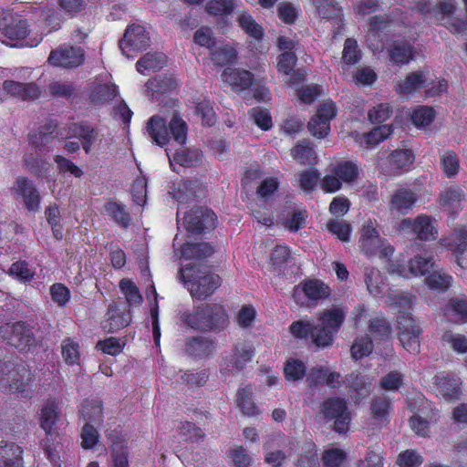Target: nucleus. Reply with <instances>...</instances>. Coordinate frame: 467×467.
<instances>
[{
	"instance_id": "nucleus-37",
	"label": "nucleus",
	"mask_w": 467,
	"mask_h": 467,
	"mask_svg": "<svg viewBox=\"0 0 467 467\" xmlns=\"http://www.w3.org/2000/svg\"><path fill=\"white\" fill-rule=\"evenodd\" d=\"M452 277L442 269H433L425 278L426 285L432 290H447L451 285Z\"/></svg>"
},
{
	"instance_id": "nucleus-46",
	"label": "nucleus",
	"mask_w": 467,
	"mask_h": 467,
	"mask_svg": "<svg viewBox=\"0 0 467 467\" xmlns=\"http://www.w3.org/2000/svg\"><path fill=\"white\" fill-rule=\"evenodd\" d=\"M306 366L303 361L290 358L284 367L285 378L288 381H298L306 376Z\"/></svg>"
},
{
	"instance_id": "nucleus-51",
	"label": "nucleus",
	"mask_w": 467,
	"mask_h": 467,
	"mask_svg": "<svg viewBox=\"0 0 467 467\" xmlns=\"http://www.w3.org/2000/svg\"><path fill=\"white\" fill-rule=\"evenodd\" d=\"M119 288L129 305H139L142 301V296L136 285L128 279H122L119 282Z\"/></svg>"
},
{
	"instance_id": "nucleus-20",
	"label": "nucleus",
	"mask_w": 467,
	"mask_h": 467,
	"mask_svg": "<svg viewBox=\"0 0 467 467\" xmlns=\"http://www.w3.org/2000/svg\"><path fill=\"white\" fill-rule=\"evenodd\" d=\"M111 441V456L114 467H129L128 450L125 441L119 437L116 431L107 432Z\"/></svg>"
},
{
	"instance_id": "nucleus-40",
	"label": "nucleus",
	"mask_w": 467,
	"mask_h": 467,
	"mask_svg": "<svg viewBox=\"0 0 467 467\" xmlns=\"http://www.w3.org/2000/svg\"><path fill=\"white\" fill-rule=\"evenodd\" d=\"M118 93V87L114 84L98 85L93 88L90 99L96 104H105L113 99Z\"/></svg>"
},
{
	"instance_id": "nucleus-18",
	"label": "nucleus",
	"mask_w": 467,
	"mask_h": 467,
	"mask_svg": "<svg viewBox=\"0 0 467 467\" xmlns=\"http://www.w3.org/2000/svg\"><path fill=\"white\" fill-rule=\"evenodd\" d=\"M417 194L411 190L399 189L391 196L389 209L400 214L407 213L416 203Z\"/></svg>"
},
{
	"instance_id": "nucleus-47",
	"label": "nucleus",
	"mask_w": 467,
	"mask_h": 467,
	"mask_svg": "<svg viewBox=\"0 0 467 467\" xmlns=\"http://www.w3.org/2000/svg\"><path fill=\"white\" fill-rule=\"evenodd\" d=\"M391 134V128L389 125H380L374 128L371 131L364 134L361 143L368 148H371L379 144L381 140L387 139Z\"/></svg>"
},
{
	"instance_id": "nucleus-16",
	"label": "nucleus",
	"mask_w": 467,
	"mask_h": 467,
	"mask_svg": "<svg viewBox=\"0 0 467 467\" xmlns=\"http://www.w3.org/2000/svg\"><path fill=\"white\" fill-rule=\"evenodd\" d=\"M130 321L131 317L129 307L125 306L123 309H120L118 305L110 304L106 314L103 327L108 332L114 333L129 326Z\"/></svg>"
},
{
	"instance_id": "nucleus-57",
	"label": "nucleus",
	"mask_w": 467,
	"mask_h": 467,
	"mask_svg": "<svg viewBox=\"0 0 467 467\" xmlns=\"http://www.w3.org/2000/svg\"><path fill=\"white\" fill-rule=\"evenodd\" d=\"M180 320L188 327L203 331L202 306L197 307L194 312H182Z\"/></svg>"
},
{
	"instance_id": "nucleus-4",
	"label": "nucleus",
	"mask_w": 467,
	"mask_h": 467,
	"mask_svg": "<svg viewBox=\"0 0 467 467\" xmlns=\"http://www.w3.org/2000/svg\"><path fill=\"white\" fill-rule=\"evenodd\" d=\"M320 415L326 421L334 420V430L338 433L348 431L350 412L345 399L332 397L320 404Z\"/></svg>"
},
{
	"instance_id": "nucleus-43",
	"label": "nucleus",
	"mask_w": 467,
	"mask_h": 467,
	"mask_svg": "<svg viewBox=\"0 0 467 467\" xmlns=\"http://www.w3.org/2000/svg\"><path fill=\"white\" fill-rule=\"evenodd\" d=\"M390 60L397 65H404L413 58L412 47L407 43L394 44L389 50Z\"/></svg>"
},
{
	"instance_id": "nucleus-29",
	"label": "nucleus",
	"mask_w": 467,
	"mask_h": 467,
	"mask_svg": "<svg viewBox=\"0 0 467 467\" xmlns=\"http://www.w3.org/2000/svg\"><path fill=\"white\" fill-rule=\"evenodd\" d=\"M236 404L245 416L254 417L259 414V410L253 401V389L251 386H245L237 390Z\"/></svg>"
},
{
	"instance_id": "nucleus-24",
	"label": "nucleus",
	"mask_w": 467,
	"mask_h": 467,
	"mask_svg": "<svg viewBox=\"0 0 467 467\" xmlns=\"http://www.w3.org/2000/svg\"><path fill=\"white\" fill-rule=\"evenodd\" d=\"M285 439L283 436L278 435L269 441H267L264 445V450L265 451V461L266 463L274 466L279 467L282 465L284 461L285 460V454L279 449L282 443H284Z\"/></svg>"
},
{
	"instance_id": "nucleus-13",
	"label": "nucleus",
	"mask_w": 467,
	"mask_h": 467,
	"mask_svg": "<svg viewBox=\"0 0 467 467\" xmlns=\"http://www.w3.org/2000/svg\"><path fill=\"white\" fill-rule=\"evenodd\" d=\"M203 331H220L229 323L224 307L220 304H206L202 306Z\"/></svg>"
},
{
	"instance_id": "nucleus-25",
	"label": "nucleus",
	"mask_w": 467,
	"mask_h": 467,
	"mask_svg": "<svg viewBox=\"0 0 467 467\" xmlns=\"http://www.w3.org/2000/svg\"><path fill=\"white\" fill-rule=\"evenodd\" d=\"M214 342L204 337H194L186 342V352L193 358H205L213 353Z\"/></svg>"
},
{
	"instance_id": "nucleus-17",
	"label": "nucleus",
	"mask_w": 467,
	"mask_h": 467,
	"mask_svg": "<svg viewBox=\"0 0 467 467\" xmlns=\"http://www.w3.org/2000/svg\"><path fill=\"white\" fill-rule=\"evenodd\" d=\"M0 31L11 40H20L27 36L28 25L26 20L8 16L0 22Z\"/></svg>"
},
{
	"instance_id": "nucleus-39",
	"label": "nucleus",
	"mask_w": 467,
	"mask_h": 467,
	"mask_svg": "<svg viewBox=\"0 0 467 467\" xmlns=\"http://www.w3.org/2000/svg\"><path fill=\"white\" fill-rule=\"evenodd\" d=\"M202 154L196 149H181L177 150L173 159H170L171 165H172V161H175L181 166L184 167H192L195 166L201 162Z\"/></svg>"
},
{
	"instance_id": "nucleus-61",
	"label": "nucleus",
	"mask_w": 467,
	"mask_h": 467,
	"mask_svg": "<svg viewBox=\"0 0 467 467\" xmlns=\"http://www.w3.org/2000/svg\"><path fill=\"white\" fill-rule=\"evenodd\" d=\"M316 7L322 18L334 19L341 16V9L334 0L324 1Z\"/></svg>"
},
{
	"instance_id": "nucleus-50",
	"label": "nucleus",
	"mask_w": 467,
	"mask_h": 467,
	"mask_svg": "<svg viewBox=\"0 0 467 467\" xmlns=\"http://www.w3.org/2000/svg\"><path fill=\"white\" fill-rule=\"evenodd\" d=\"M316 328V324L308 320H296L290 325L291 334L300 339H312L313 331Z\"/></svg>"
},
{
	"instance_id": "nucleus-48",
	"label": "nucleus",
	"mask_w": 467,
	"mask_h": 467,
	"mask_svg": "<svg viewBox=\"0 0 467 467\" xmlns=\"http://www.w3.org/2000/svg\"><path fill=\"white\" fill-rule=\"evenodd\" d=\"M369 332L375 339L383 340L389 338L391 335V327L389 323L382 317H375L370 320Z\"/></svg>"
},
{
	"instance_id": "nucleus-15",
	"label": "nucleus",
	"mask_w": 467,
	"mask_h": 467,
	"mask_svg": "<svg viewBox=\"0 0 467 467\" xmlns=\"http://www.w3.org/2000/svg\"><path fill=\"white\" fill-rule=\"evenodd\" d=\"M436 391L447 401H455L460 399V379L453 374L439 373L434 378Z\"/></svg>"
},
{
	"instance_id": "nucleus-44",
	"label": "nucleus",
	"mask_w": 467,
	"mask_h": 467,
	"mask_svg": "<svg viewBox=\"0 0 467 467\" xmlns=\"http://www.w3.org/2000/svg\"><path fill=\"white\" fill-rule=\"evenodd\" d=\"M364 277L367 289L371 295L378 296L382 292L383 277L378 269L365 267Z\"/></svg>"
},
{
	"instance_id": "nucleus-21",
	"label": "nucleus",
	"mask_w": 467,
	"mask_h": 467,
	"mask_svg": "<svg viewBox=\"0 0 467 467\" xmlns=\"http://www.w3.org/2000/svg\"><path fill=\"white\" fill-rule=\"evenodd\" d=\"M23 450L14 442L0 445V467H23Z\"/></svg>"
},
{
	"instance_id": "nucleus-64",
	"label": "nucleus",
	"mask_w": 467,
	"mask_h": 467,
	"mask_svg": "<svg viewBox=\"0 0 467 467\" xmlns=\"http://www.w3.org/2000/svg\"><path fill=\"white\" fill-rule=\"evenodd\" d=\"M443 340L448 342L451 347L459 353L467 352V337L462 334H454L451 331L444 333Z\"/></svg>"
},
{
	"instance_id": "nucleus-45",
	"label": "nucleus",
	"mask_w": 467,
	"mask_h": 467,
	"mask_svg": "<svg viewBox=\"0 0 467 467\" xmlns=\"http://www.w3.org/2000/svg\"><path fill=\"white\" fill-rule=\"evenodd\" d=\"M332 172L337 175L340 181L349 183L358 178V166L351 161H342L332 169Z\"/></svg>"
},
{
	"instance_id": "nucleus-27",
	"label": "nucleus",
	"mask_w": 467,
	"mask_h": 467,
	"mask_svg": "<svg viewBox=\"0 0 467 467\" xmlns=\"http://www.w3.org/2000/svg\"><path fill=\"white\" fill-rule=\"evenodd\" d=\"M84 424H92L99 427L103 422L102 403L99 400H86L80 410Z\"/></svg>"
},
{
	"instance_id": "nucleus-49",
	"label": "nucleus",
	"mask_w": 467,
	"mask_h": 467,
	"mask_svg": "<svg viewBox=\"0 0 467 467\" xmlns=\"http://www.w3.org/2000/svg\"><path fill=\"white\" fill-rule=\"evenodd\" d=\"M373 350V343L369 337L364 336L355 339L351 347L352 358L356 360L368 356Z\"/></svg>"
},
{
	"instance_id": "nucleus-41",
	"label": "nucleus",
	"mask_w": 467,
	"mask_h": 467,
	"mask_svg": "<svg viewBox=\"0 0 467 467\" xmlns=\"http://www.w3.org/2000/svg\"><path fill=\"white\" fill-rule=\"evenodd\" d=\"M435 261L432 256L416 255L409 262V269L414 275H425L435 268Z\"/></svg>"
},
{
	"instance_id": "nucleus-55",
	"label": "nucleus",
	"mask_w": 467,
	"mask_h": 467,
	"mask_svg": "<svg viewBox=\"0 0 467 467\" xmlns=\"http://www.w3.org/2000/svg\"><path fill=\"white\" fill-rule=\"evenodd\" d=\"M342 59L347 65L356 64L360 59V51L355 39L348 38L345 41Z\"/></svg>"
},
{
	"instance_id": "nucleus-8",
	"label": "nucleus",
	"mask_w": 467,
	"mask_h": 467,
	"mask_svg": "<svg viewBox=\"0 0 467 467\" xmlns=\"http://www.w3.org/2000/svg\"><path fill=\"white\" fill-rule=\"evenodd\" d=\"M150 43L149 32L140 25L128 26L119 40V48L127 57H131L130 51L140 52L146 49Z\"/></svg>"
},
{
	"instance_id": "nucleus-30",
	"label": "nucleus",
	"mask_w": 467,
	"mask_h": 467,
	"mask_svg": "<svg viewBox=\"0 0 467 467\" xmlns=\"http://www.w3.org/2000/svg\"><path fill=\"white\" fill-rule=\"evenodd\" d=\"M201 190V183L198 181H181L173 190V197L179 202L193 201Z\"/></svg>"
},
{
	"instance_id": "nucleus-28",
	"label": "nucleus",
	"mask_w": 467,
	"mask_h": 467,
	"mask_svg": "<svg viewBox=\"0 0 467 467\" xmlns=\"http://www.w3.org/2000/svg\"><path fill=\"white\" fill-rule=\"evenodd\" d=\"M58 420V407L55 401H47L41 410L40 425L47 436L57 438L53 427Z\"/></svg>"
},
{
	"instance_id": "nucleus-23",
	"label": "nucleus",
	"mask_w": 467,
	"mask_h": 467,
	"mask_svg": "<svg viewBox=\"0 0 467 467\" xmlns=\"http://www.w3.org/2000/svg\"><path fill=\"white\" fill-rule=\"evenodd\" d=\"M414 161V155L410 150H396L389 157L388 171L389 175H397L400 171L408 169Z\"/></svg>"
},
{
	"instance_id": "nucleus-32",
	"label": "nucleus",
	"mask_w": 467,
	"mask_h": 467,
	"mask_svg": "<svg viewBox=\"0 0 467 467\" xmlns=\"http://www.w3.org/2000/svg\"><path fill=\"white\" fill-rule=\"evenodd\" d=\"M426 79V76L423 72H412L397 85L396 89L399 93L403 95L411 94L421 88L424 86Z\"/></svg>"
},
{
	"instance_id": "nucleus-59",
	"label": "nucleus",
	"mask_w": 467,
	"mask_h": 467,
	"mask_svg": "<svg viewBox=\"0 0 467 467\" xmlns=\"http://www.w3.org/2000/svg\"><path fill=\"white\" fill-rule=\"evenodd\" d=\"M234 5V0H210L206 5V10L214 16L228 15L233 11Z\"/></svg>"
},
{
	"instance_id": "nucleus-58",
	"label": "nucleus",
	"mask_w": 467,
	"mask_h": 467,
	"mask_svg": "<svg viewBox=\"0 0 467 467\" xmlns=\"http://www.w3.org/2000/svg\"><path fill=\"white\" fill-rule=\"evenodd\" d=\"M179 434L183 440L191 441H199L204 437L202 429L190 421L182 423L179 428Z\"/></svg>"
},
{
	"instance_id": "nucleus-3",
	"label": "nucleus",
	"mask_w": 467,
	"mask_h": 467,
	"mask_svg": "<svg viewBox=\"0 0 467 467\" xmlns=\"http://www.w3.org/2000/svg\"><path fill=\"white\" fill-rule=\"evenodd\" d=\"M347 311L341 307L326 309L319 314L316 328L312 334V342L318 348L332 345L334 337L342 326Z\"/></svg>"
},
{
	"instance_id": "nucleus-12",
	"label": "nucleus",
	"mask_w": 467,
	"mask_h": 467,
	"mask_svg": "<svg viewBox=\"0 0 467 467\" xmlns=\"http://www.w3.org/2000/svg\"><path fill=\"white\" fill-rule=\"evenodd\" d=\"M441 244L451 250L456 256L458 265L467 267V228L463 225L456 227Z\"/></svg>"
},
{
	"instance_id": "nucleus-19",
	"label": "nucleus",
	"mask_w": 467,
	"mask_h": 467,
	"mask_svg": "<svg viewBox=\"0 0 467 467\" xmlns=\"http://www.w3.org/2000/svg\"><path fill=\"white\" fill-rule=\"evenodd\" d=\"M465 201L464 191L457 185L445 189L440 194L439 203L447 210L455 212L462 209V203Z\"/></svg>"
},
{
	"instance_id": "nucleus-62",
	"label": "nucleus",
	"mask_w": 467,
	"mask_h": 467,
	"mask_svg": "<svg viewBox=\"0 0 467 467\" xmlns=\"http://www.w3.org/2000/svg\"><path fill=\"white\" fill-rule=\"evenodd\" d=\"M441 164L444 173L449 178L454 177L459 171V161L452 151H448L441 157Z\"/></svg>"
},
{
	"instance_id": "nucleus-11",
	"label": "nucleus",
	"mask_w": 467,
	"mask_h": 467,
	"mask_svg": "<svg viewBox=\"0 0 467 467\" xmlns=\"http://www.w3.org/2000/svg\"><path fill=\"white\" fill-rule=\"evenodd\" d=\"M398 230L405 234H414L419 239L425 241L435 239L437 235L431 219L425 214L419 215L415 219H403L400 223Z\"/></svg>"
},
{
	"instance_id": "nucleus-36",
	"label": "nucleus",
	"mask_w": 467,
	"mask_h": 467,
	"mask_svg": "<svg viewBox=\"0 0 467 467\" xmlns=\"http://www.w3.org/2000/svg\"><path fill=\"white\" fill-rule=\"evenodd\" d=\"M105 211L121 227L127 228L130 225L131 218L125 205L116 202H109L105 204Z\"/></svg>"
},
{
	"instance_id": "nucleus-63",
	"label": "nucleus",
	"mask_w": 467,
	"mask_h": 467,
	"mask_svg": "<svg viewBox=\"0 0 467 467\" xmlns=\"http://www.w3.org/2000/svg\"><path fill=\"white\" fill-rule=\"evenodd\" d=\"M400 467H417L423 462V458L413 450H407L401 452L397 461Z\"/></svg>"
},
{
	"instance_id": "nucleus-6",
	"label": "nucleus",
	"mask_w": 467,
	"mask_h": 467,
	"mask_svg": "<svg viewBox=\"0 0 467 467\" xmlns=\"http://www.w3.org/2000/svg\"><path fill=\"white\" fill-rule=\"evenodd\" d=\"M398 337L402 347L411 354L420 352L421 328L407 312H400L397 317Z\"/></svg>"
},
{
	"instance_id": "nucleus-10",
	"label": "nucleus",
	"mask_w": 467,
	"mask_h": 467,
	"mask_svg": "<svg viewBox=\"0 0 467 467\" xmlns=\"http://www.w3.org/2000/svg\"><path fill=\"white\" fill-rule=\"evenodd\" d=\"M216 221L215 213L202 207L192 209L184 215L183 225L192 234H200L204 230L214 228Z\"/></svg>"
},
{
	"instance_id": "nucleus-9",
	"label": "nucleus",
	"mask_w": 467,
	"mask_h": 467,
	"mask_svg": "<svg viewBox=\"0 0 467 467\" xmlns=\"http://www.w3.org/2000/svg\"><path fill=\"white\" fill-rule=\"evenodd\" d=\"M84 58L85 51L82 47L62 45L50 52L47 61L55 67L73 68L82 65Z\"/></svg>"
},
{
	"instance_id": "nucleus-34",
	"label": "nucleus",
	"mask_w": 467,
	"mask_h": 467,
	"mask_svg": "<svg viewBox=\"0 0 467 467\" xmlns=\"http://www.w3.org/2000/svg\"><path fill=\"white\" fill-rule=\"evenodd\" d=\"M213 252L207 243L185 244L182 248V255L186 259L202 260L211 256Z\"/></svg>"
},
{
	"instance_id": "nucleus-54",
	"label": "nucleus",
	"mask_w": 467,
	"mask_h": 467,
	"mask_svg": "<svg viewBox=\"0 0 467 467\" xmlns=\"http://www.w3.org/2000/svg\"><path fill=\"white\" fill-rule=\"evenodd\" d=\"M327 227L333 234L342 242H348L349 240V234L351 232V226L348 223L340 220H329L327 223Z\"/></svg>"
},
{
	"instance_id": "nucleus-38",
	"label": "nucleus",
	"mask_w": 467,
	"mask_h": 467,
	"mask_svg": "<svg viewBox=\"0 0 467 467\" xmlns=\"http://www.w3.org/2000/svg\"><path fill=\"white\" fill-rule=\"evenodd\" d=\"M254 351L252 348L245 343H238L234 350L231 363L233 369L240 371L244 368L247 362L252 359Z\"/></svg>"
},
{
	"instance_id": "nucleus-14",
	"label": "nucleus",
	"mask_w": 467,
	"mask_h": 467,
	"mask_svg": "<svg viewBox=\"0 0 467 467\" xmlns=\"http://www.w3.org/2000/svg\"><path fill=\"white\" fill-rule=\"evenodd\" d=\"M303 296L311 301H317L329 296V288L318 280H309L295 288V301L300 305H306Z\"/></svg>"
},
{
	"instance_id": "nucleus-2",
	"label": "nucleus",
	"mask_w": 467,
	"mask_h": 467,
	"mask_svg": "<svg viewBox=\"0 0 467 467\" xmlns=\"http://www.w3.org/2000/svg\"><path fill=\"white\" fill-rule=\"evenodd\" d=\"M166 122V118L160 115H154L149 119L146 130L151 140L162 147L168 143L170 136H171L176 142L183 145L187 140L188 126L180 113L173 109L168 127Z\"/></svg>"
},
{
	"instance_id": "nucleus-1",
	"label": "nucleus",
	"mask_w": 467,
	"mask_h": 467,
	"mask_svg": "<svg viewBox=\"0 0 467 467\" xmlns=\"http://www.w3.org/2000/svg\"><path fill=\"white\" fill-rule=\"evenodd\" d=\"M178 278L183 282L191 296L198 300L210 297L221 285V278L203 265L189 264L181 267Z\"/></svg>"
},
{
	"instance_id": "nucleus-22",
	"label": "nucleus",
	"mask_w": 467,
	"mask_h": 467,
	"mask_svg": "<svg viewBox=\"0 0 467 467\" xmlns=\"http://www.w3.org/2000/svg\"><path fill=\"white\" fill-rule=\"evenodd\" d=\"M16 190L24 198L25 205L29 211H36L38 209L39 194L31 182L26 178H18Z\"/></svg>"
},
{
	"instance_id": "nucleus-5",
	"label": "nucleus",
	"mask_w": 467,
	"mask_h": 467,
	"mask_svg": "<svg viewBox=\"0 0 467 467\" xmlns=\"http://www.w3.org/2000/svg\"><path fill=\"white\" fill-rule=\"evenodd\" d=\"M0 337L9 345L22 351L29 350L36 344L32 328L21 321L2 325Z\"/></svg>"
},
{
	"instance_id": "nucleus-52",
	"label": "nucleus",
	"mask_w": 467,
	"mask_h": 467,
	"mask_svg": "<svg viewBox=\"0 0 467 467\" xmlns=\"http://www.w3.org/2000/svg\"><path fill=\"white\" fill-rule=\"evenodd\" d=\"M212 59L219 67L232 63L236 57V51L230 46H223L212 51Z\"/></svg>"
},
{
	"instance_id": "nucleus-60",
	"label": "nucleus",
	"mask_w": 467,
	"mask_h": 467,
	"mask_svg": "<svg viewBox=\"0 0 467 467\" xmlns=\"http://www.w3.org/2000/svg\"><path fill=\"white\" fill-rule=\"evenodd\" d=\"M448 310L452 311L457 315L458 320L462 322L467 321V297L456 296L450 299L447 304Z\"/></svg>"
},
{
	"instance_id": "nucleus-35",
	"label": "nucleus",
	"mask_w": 467,
	"mask_h": 467,
	"mask_svg": "<svg viewBox=\"0 0 467 467\" xmlns=\"http://www.w3.org/2000/svg\"><path fill=\"white\" fill-rule=\"evenodd\" d=\"M74 134L82 141V147L86 153H89L92 145L99 137V131L86 124L75 126Z\"/></svg>"
},
{
	"instance_id": "nucleus-53",
	"label": "nucleus",
	"mask_w": 467,
	"mask_h": 467,
	"mask_svg": "<svg viewBox=\"0 0 467 467\" xmlns=\"http://www.w3.org/2000/svg\"><path fill=\"white\" fill-rule=\"evenodd\" d=\"M82 448L88 450L93 449L99 440V433L92 424H84L80 433Z\"/></svg>"
},
{
	"instance_id": "nucleus-26",
	"label": "nucleus",
	"mask_w": 467,
	"mask_h": 467,
	"mask_svg": "<svg viewBox=\"0 0 467 467\" xmlns=\"http://www.w3.org/2000/svg\"><path fill=\"white\" fill-rule=\"evenodd\" d=\"M224 82L230 84L235 88L245 89L253 83L252 74L244 69L227 68L222 74Z\"/></svg>"
},
{
	"instance_id": "nucleus-56",
	"label": "nucleus",
	"mask_w": 467,
	"mask_h": 467,
	"mask_svg": "<svg viewBox=\"0 0 467 467\" xmlns=\"http://www.w3.org/2000/svg\"><path fill=\"white\" fill-rule=\"evenodd\" d=\"M433 119V109L426 106L415 109L411 115V120L416 127H426L432 122Z\"/></svg>"
},
{
	"instance_id": "nucleus-33",
	"label": "nucleus",
	"mask_w": 467,
	"mask_h": 467,
	"mask_svg": "<svg viewBox=\"0 0 467 467\" xmlns=\"http://www.w3.org/2000/svg\"><path fill=\"white\" fill-rule=\"evenodd\" d=\"M291 155L294 160L301 164H312L316 161L317 154L310 141L306 140H300L291 149Z\"/></svg>"
},
{
	"instance_id": "nucleus-7",
	"label": "nucleus",
	"mask_w": 467,
	"mask_h": 467,
	"mask_svg": "<svg viewBox=\"0 0 467 467\" xmlns=\"http://www.w3.org/2000/svg\"><path fill=\"white\" fill-rule=\"evenodd\" d=\"M359 246L368 256L378 254L380 258H387L393 254V248L384 245L371 222L367 223L361 230Z\"/></svg>"
},
{
	"instance_id": "nucleus-31",
	"label": "nucleus",
	"mask_w": 467,
	"mask_h": 467,
	"mask_svg": "<svg viewBox=\"0 0 467 467\" xmlns=\"http://www.w3.org/2000/svg\"><path fill=\"white\" fill-rule=\"evenodd\" d=\"M166 64V56L161 52L147 53L136 63L137 70L140 74L145 71H158Z\"/></svg>"
},
{
	"instance_id": "nucleus-42",
	"label": "nucleus",
	"mask_w": 467,
	"mask_h": 467,
	"mask_svg": "<svg viewBox=\"0 0 467 467\" xmlns=\"http://www.w3.org/2000/svg\"><path fill=\"white\" fill-rule=\"evenodd\" d=\"M239 26L250 36L260 40L263 36V28L258 25L251 15L242 12L237 16Z\"/></svg>"
}]
</instances>
